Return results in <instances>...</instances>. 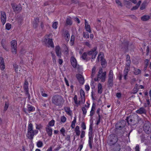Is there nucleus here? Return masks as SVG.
<instances>
[{"mask_svg":"<svg viewBox=\"0 0 151 151\" xmlns=\"http://www.w3.org/2000/svg\"><path fill=\"white\" fill-rule=\"evenodd\" d=\"M73 99L74 100V102L76 104H79V102H78V101H77V95H75L74 96V97L73 98Z\"/></svg>","mask_w":151,"mask_h":151,"instance_id":"3c124183","label":"nucleus"},{"mask_svg":"<svg viewBox=\"0 0 151 151\" xmlns=\"http://www.w3.org/2000/svg\"><path fill=\"white\" fill-rule=\"evenodd\" d=\"M11 4L14 12L18 13L21 11L22 7L20 4L17 5L14 3H11Z\"/></svg>","mask_w":151,"mask_h":151,"instance_id":"1a4fd4ad","label":"nucleus"},{"mask_svg":"<svg viewBox=\"0 0 151 151\" xmlns=\"http://www.w3.org/2000/svg\"><path fill=\"white\" fill-rule=\"evenodd\" d=\"M87 54L86 52H84L83 53L81 57V58L84 60H86V61H88V60H89V59H88L87 58Z\"/></svg>","mask_w":151,"mask_h":151,"instance_id":"cd10ccee","label":"nucleus"},{"mask_svg":"<svg viewBox=\"0 0 151 151\" xmlns=\"http://www.w3.org/2000/svg\"><path fill=\"white\" fill-rule=\"evenodd\" d=\"M35 108L31 105L28 104L27 105V110L29 112H33L35 110Z\"/></svg>","mask_w":151,"mask_h":151,"instance_id":"b1692460","label":"nucleus"},{"mask_svg":"<svg viewBox=\"0 0 151 151\" xmlns=\"http://www.w3.org/2000/svg\"><path fill=\"white\" fill-rule=\"evenodd\" d=\"M65 37L67 38L66 40H69L70 37V35L68 31H65Z\"/></svg>","mask_w":151,"mask_h":151,"instance_id":"de8ad7c7","label":"nucleus"},{"mask_svg":"<svg viewBox=\"0 0 151 151\" xmlns=\"http://www.w3.org/2000/svg\"><path fill=\"white\" fill-rule=\"evenodd\" d=\"M17 41L15 40H12L11 42V47L12 52L14 54L17 53Z\"/></svg>","mask_w":151,"mask_h":151,"instance_id":"423d86ee","label":"nucleus"},{"mask_svg":"<svg viewBox=\"0 0 151 151\" xmlns=\"http://www.w3.org/2000/svg\"><path fill=\"white\" fill-rule=\"evenodd\" d=\"M97 47H94L93 49L87 52V55H92L95 52H96L97 50Z\"/></svg>","mask_w":151,"mask_h":151,"instance_id":"aec40b11","label":"nucleus"},{"mask_svg":"<svg viewBox=\"0 0 151 151\" xmlns=\"http://www.w3.org/2000/svg\"><path fill=\"white\" fill-rule=\"evenodd\" d=\"M71 62L72 65L74 68L76 67L77 62L76 59L73 57H72L71 58Z\"/></svg>","mask_w":151,"mask_h":151,"instance_id":"f3484780","label":"nucleus"},{"mask_svg":"<svg viewBox=\"0 0 151 151\" xmlns=\"http://www.w3.org/2000/svg\"><path fill=\"white\" fill-rule=\"evenodd\" d=\"M143 130L147 134L151 133V124L149 122H145L143 126Z\"/></svg>","mask_w":151,"mask_h":151,"instance_id":"39448f33","label":"nucleus"},{"mask_svg":"<svg viewBox=\"0 0 151 151\" xmlns=\"http://www.w3.org/2000/svg\"><path fill=\"white\" fill-rule=\"evenodd\" d=\"M9 104L8 102H5V106L4 107L3 111L4 113L7 109L9 106Z\"/></svg>","mask_w":151,"mask_h":151,"instance_id":"7c9ffc66","label":"nucleus"},{"mask_svg":"<svg viewBox=\"0 0 151 151\" xmlns=\"http://www.w3.org/2000/svg\"><path fill=\"white\" fill-rule=\"evenodd\" d=\"M85 27L86 31H88L89 33H91V32L90 26L89 25H87V26L86 25V26H85Z\"/></svg>","mask_w":151,"mask_h":151,"instance_id":"c9c22d12","label":"nucleus"},{"mask_svg":"<svg viewBox=\"0 0 151 151\" xmlns=\"http://www.w3.org/2000/svg\"><path fill=\"white\" fill-rule=\"evenodd\" d=\"M82 110L83 112V114L84 115H85L87 113V109L84 107H83L82 108Z\"/></svg>","mask_w":151,"mask_h":151,"instance_id":"4d7b16f0","label":"nucleus"},{"mask_svg":"<svg viewBox=\"0 0 151 151\" xmlns=\"http://www.w3.org/2000/svg\"><path fill=\"white\" fill-rule=\"evenodd\" d=\"M60 132L64 136H65V129L63 127L60 130Z\"/></svg>","mask_w":151,"mask_h":151,"instance_id":"37998d69","label":"nucleus"},{"mask_svg":"<svg viewBox=\"0 0 151 151\" xmlns=\"http://www.w3.org/2000/svg\"><path fill=\"white\" fill-rule=\"evenodd\" d=\"M4 64V59L2 57H0V64Z\"/></svg>","mask_w":151,"mask_h":151,"instance_id":"338daca9","label":"nucleus"},{"mask_svg":"<svg viewBox=\"0 0 151 151\" xmlns=\"http://www.w3.org/2000/svg\"><path fill=\"white\" fill-rule=\"evenodd\" d=\"M124 131L120 130L118 131L116 133V136L118 138H119L122 137L124 134Z\"/></svg>","mask_w":151,"mask_h":151,"instance_id":"5701e85b","label":"nucleus"},{"mask_svg":"<svg viewBox=\"0 0 151 151\" xmlns=\"http://www.w3.org/2000/svg\"><path fill=\"white\" fill-rule=\"evenodd\" d=\"M116 147L115 150L116 151H119L121 148V145L120 144H118V145H116Z\"/></svg>","mask_w":151,"mask_h":151,"instance_id":"603ef678","label":"nucleus"},{"mask_svg":"<svg viewBox=\"0 0 151 151\" xmlns=\"http://www.w3.org/2000/svg\"><path fill=\"white\" fill-rule=\"evenodd\" d=\"M1 19L3 25H4L6 21V15L5 12L4 11H1Z\"/></svg>","mask_w":151,"mask_h":151,"instance_id":"9b49d317","label":"nucleus"},{"mask_svg":"<svg viewBox=\"0 0 151 151\" xmlns=\"http://www.w3.org/2000/svg\"><path fill=\"white\" fill-rule=\"evenodd\" d=\"M126 122L124 120H122L121 121L117 122L116 124L115 127L116 129L119 130H122L125 126Z\"/></svg>","mask_w":151,"mask_h":151,"instance_id":"6e6552de","label":"nucleus"},{"mask_svg":"<svg viewBox=\"0 0 151 151\" xmlns=\"http://www.w3.org/2000/svg\"><path fill=\"white\" fill-rule=\"evenodd\" d=\"M83 37L86 39L88 38H89V35L88 33V32H83Z\"/></svg>","mask_w":151,"mask_h":151,"instance_id":"a18cd8bd","label":"nucleus"},{"mask_svg":"<svg viewBox=\"0 0 151 151\" xmlns=\"http://www.w3.org/2000/svg\"><path fill=\"white\" fill-rule=\"evenodd\" d=\"M37 146L38 147H41L43 145V143L42 141H38L37 143Z\"/></svg>","mask_w":151,"mask_h":151,"instance_id":"72a5a7b5","label":"nucleus"},{"mask_svg":"<svg viewBox=\"0 0 151 151\" xmlns=\"http://www.w3.org/2000/svg\"><path fill=\"white\" fill-rule=\"evenodd\" d=\"M66 24L68 25H71L72 24V22L71 19L69 18H67L66 19Z\"/></svg>","mask_w":151,"mask_h":151,"instance_id":"ea45409f","label":"nucleus"},{"mask_svg":"<svg viewBox=\"0 0 151 151\" xmlns=\"http://www.w3.org/2000/svg\"><path fill=\"white\" fill-rule=\"evenodd\" d=\"M108 143L110 146L115 144L118 141V137L114 134L109 135L108 137Z\"/></svg>","mask_w":151,"mask_h":151,"instance_id":"7ed1b4c3","label":"nucleus"},{"mask_svg":"<svg viewBox=\"0 0 151 151\" xmlns=\"http://www.w3.org/2000/svg\"><path fill=\"white\" fill-rule=\"evenodd\" d=\"M106 74V72H103L102 69L100 68L98 73L97 78H95L94 81H97L101 79L102 82H104L105 80Z\"/></svg>","mask_w":151,"mask_h":151,"instance_id":"f03ea898","label":"nucleus"},{"mask_svg":"<svg viewBox=\"0 0 151 151\" xmlns=\"http://www.w3.org/2000/svg\"><path fill=\"white\" fill-rule=\"evenodd\" d=\"M45 129L48 136L50 137H51L52 133V128L49 126H47Z\"/></svg>","mask_w":151,"mask_h":151,"instance_id":"2eb2a0df","label":"nucleus"},{"mask_svg":"<svg viewBox=\"0 0 151 151\" xmlns=\"http://www.w3.org/2000/svg\"><path fill=\"white\" fill-rule=\"evenodd\" d=\"M141 19L143 21H146L150 18V16L148 15H144L141 17Z\"/></svg>","mask_w":151,"mask_h":151,"instance_id":"bb28decb","label":"nucleus"},{"mask_svg":"<svg viewBox=\"0 0 151 151\" xmlns=\"http://www.w3.org/2000/svg\"><path fill=\"white\" fill-rule=\"evenodd\" d=\"M80 92L81 96H85V93H84V91L83 90L81 89L80 90Z\"/></svg>","mask_w":151,"mask_h":151,"instance_id":"69168bd1","label":"nucleus"},{"mask_svg":"<svg viewBox=\"0 0 151 151\" xmlns=\"http://www.w3.org/2000/svg\"><path fill=\"white\" fill-rule=\"evenodd\" d=\"M39 22V19L38 18H36L35 19V21L33 24V27L35 28H37Z\"/></svg>","mask_w":151,"mask_h":151,"instance_id":"6ab92c4d","label":"nucleus"},{"mask_svg":"<svg viewBox=\"0 0 151 151\" xmlns=\"http://www.w3.org/2000/svg\"><path fill=\"white\" fill-rule=\"evenodd\" d=\"M65 111L67 114L69 116H71L72 111L70 110V108L68 107H65L64 108Z\"/></svg>","mask_w":151,"mask_h":151,"instance_id":"4be33fe9","label":"nucleus"},{"mask_svg":"<svg viewBox=\"0 0 151 151\" xmlns=\"http://www.w3.org/2000/svg\"><path fill=\"white\" fill-rule=\"evenodd\" d=\"M61 122L63 123H64L66 120V118L64 116H61Z\"/></svg>","mask_w":151,"mask_h":151,"instance_id":"8fccbe9b","label":"nucleus"},{"mask_svg":"<svg viewBox=\"0 0 151 151\" xmlns=\"http://www.w3.org/2000/svg\"><path fill=\"white\" fill-rule=\"evenodd\" d=\"M55 124V121L54 120H52L50 121L48 123V124L47 126L49 127H52Z\"/></svg>","mask_w":151,"mask_h":151,"instance_id":"f704fd0d","label":"nucleus"},{"mask_svg":"<svg viewBox=\"0 0 151 151\" xmlns=\"http://www.w3.org/2000/svg\"><path fill=\"white\" fill-rule=\"evenodd\" d=\"M56 53L59 58H61V52L60 47L59 46H57L55 48Z\"/></svg>","mask_w":151,"mask_h":151,"instance_id":"ddd939ff","label":"nucleus"},{"mask_svg":"<svg viewBox=\"0 0 151 151\" xmlns=\"http://www.w3.org/2000/svg\"><path fill=\"white\" fill-rule=\"evenodd\" d=\"M98 120H97V122H96V124L97 125H98L99 123H100V119H101V116H100V115H98Z\"/></svg>","mask_w":151,"mask_h":151,"instance_id":"774afa93","label":"nucleus"},{"mask_svg":"<svg viewBox=\"0 0 151 151\" xmlns=\"http://www.w3.org/2000/svg\"><path fill=\"white\" fill-rule=\"evenodd\" d=\"M5 67V64H0V68L1 69L3 70Z\"/></svg>","mask_w":151,"mask_h":151,"instance_id":"e2e57ef3","label":"nucleus"},{"mask_svg":"<svg viewBox=\"0 0 151 151\" xmlns=\"http://www.w3.org/2000/svg\"><path fill=\"white\" fill-rule=\"evenodd\" d=\"M85 131L83 130H82L81 132V138H83L85 136Z\"/></svg>","mask_w":151,"mask_h":151,"instance_id":"052dcab7","label":"nucleus"},{"mask_svg":"<svg viewBox=\"0 0 151 151\" xmlns=\"http://www.w3.org/2000/svg\"><path fill=\"white\" fill-rule=\"evenodd\" d=\"M140 138L141 142H144L145 140L146 139V137L145 136V135L144 134H142L140 136Z\"/></svg>","mask_w":151,"mask_h":151,"instance_id":"49530a36","label":"nucleus"},{"mask_svg":"<svg viewBox=\"0 0 151 151\" xmlns=\"http://www.w3.org/2000/svg\"><path fill=\"white\" fill-rule=\"evenodd\" d=\"M126 120L129 124H130L131 125H134L135 124V122L134 120H133L130 117H127V118Z\"/></svg>","mask_w":151,"mask_h":151,"instance_id":"a211bd4d","label":"nucleus"},{"mask_svg":"<svg viewBox=\"0 0 151 151\" xmlns=\"http://www.w3.org/2000/svg\"><path fill=\"white\" fill-rule=\"evenodd\" d=\"M74 131L76 133V135L79 136L80 134V133L79 127L78 126H76L75 128Z\"/></svg>","mask_w":151,"mask_h":151,"instance_id":"393cba45","label":"nucleus"},{"mask_svg":"<svg viewBox=\"0 0 151 151\" xmlns=\"http://www.w3.org/2000/svg\"><path fill=\"white\" fill-rule=\"evenodd\" d=\"M36 128L37 129L40 130L42 128V126L41 124L38 125L37 124H36Z\"/></svg>","mask_w":151,"mask_h":151,"instance_id":"5fc2aeb1","label":"nucleus"},{"mask_svg":"<svg viewBox=\"0 0 151 151\" xmlns=\"http://www.w3.org/2000/svg\"><path fill=\"white\" fill-rule=\"evenodd\" d=\"M65 139L66 140L68 141L69 142H71L70 141V135H67L66 137H65Z\"/></svg>","mask_w":151,"mask_h":151,"instance_id":"680f3d73","label":"nucleus"},{"mask_svg":"<svg viewBox=\"0 0 151 151\" xmlns=\"http://www.w3.org/2000/svg\"><path fill=\"white\" fill-rule=\"evenodd\" d=\"M97 60L98 62L101 60V65L103 67H105L106 64V61L103 58V57L101 55V54L100 53L98 55L97 58Z\"/></svg>","mask_w":151,"mask_h":151,"instance_id":"9d476101","label":"nucleus"},{"mask_svg":"<svg viewBox=\"0 0 151 151\" xmlns=\"http://www.w3.org/2000/svg\"><path fill=\"white\" fill-rule=\"evenodd\" d=\"M63 50L64 54L66 56H68V48L66 45H63Z\"/></svg>","mask_w":151,"mask_h":151,"instance_id":"412c9836","label":"nucleus"},{"mask_svg":"<svg viewBox=\"0 0 151 151\" xmlns=\"http://www.w3.org/2000/svg\"><path fill=\"white\" fill-rule=\"evenodd\" d=\"M34 130H33V125L32 124L30 123L28 125L27 131Z\"/></svg>","mask_w":151,"mask_h":151,"instance_id":"4c0bfd02","label":"nucleus"},{"mask_svg":"<svg viewBox=\"0 0 151 151\" xmlns=\"http://www.w3.org/2000/svg\"><path fill=\"white\" fill-rule=\"evenodd\" d=\"M52 103L56 106H62L64 100L63 97L59 95H55L53 96L52 99Z\"/></svg>","mask_w":151,"mask_h":151,"instance_id":"f257e3e1","label":"nucleus"},{"mask_svg":"<svg viewBox=\"0 0 151 151\" xmlns=\"http://www.w3.org/2000/svg\"><path fill=\"white\" fill-rule=\"evenodd\" d=\"M92 139H93L90 138V139H89V140H88L89 145V146L90 148L91 149L92 148Z\"/></svg>","mask_w":151,"mask_h":151,"instance_id":"c03bdc74","label":"nucleus"},{"mask_svg":"<svg viewBox=\"0 0 151 151\" xmlns=\"http://www.w3.org/2000/svg\"><path fill=\"white\" fill-rule=\"evenodd\" d=\"M25 94L26 95V96L28 97V99L29 100L30 99V95L29 92V90H25L24 91Z\"/></svg>","mask_w":151,"mask_h":151,"instance_id":"a19ab883","label":"nucleus"},{"mask_svg":"<svg viewBox=\"0 0 151 151\" xmlns=\"http://www.w3.org/2000/svg\"><path fill=\"white\" fill-rule=\"evenodd\" d=\"M80 98H81V100L79 101V104H80V103L81 102L83 104L85 102V96H81Z\"/></svg>","mask_w":151,"mask_h":151,"instance_id":"79ce46f5","label":"nucleus"},{"mask_svg":"<svg viewBox=\"0 0 151 151\" xmlns=\"http://www.w3.org/2000/svg\"><path fill=\"white\" fill-rule=\"evenodd\" d=\"M126 64H131V60L129 55L128 54L126 55Z\"/></svg>","mask_w":151,"mask_h":151,"instance_id":"c756f323","label":"nucleus"},{"mask_svg":"<svg viewBox=\"0 0 151 151\" xmlns=\"http://www.w3.org/2000/svg\"><path fill=\"white\" fill-rule=\"evenodd\" d=\"M47 41V43L49 45V47H54V46L53 43L52 39L49 38L47 40V39L45 38L44 41V42H46Z\"/></svg>","mask_w":151,"mask_h":151,"instance_id":"dca6fc26","label":"nucleus"},{"mask_svg":"<svg viewBox=\"0 0 151 151\" xmlns=\"http://www.w3.org/2000/svg\"><path fill=\"white\" fill-rule=\"evenodd\" d=\"M102 92V86L101 84L99 83L98 84V92L99 93L101 94Z\"/></svg>","mask_w":151,"mask_h":151,"instance_id":"a878e982","label":"nucleus"},{"mask_svg":"<svg viewBox=\"0 0 151 151\" xmlns=\"http://www.w3.org/2000/svg\"><path fill=\"white\" fill-rule=\"evenodd\" d=\"M76 76L79 83L81 84H83L84 82V80L82 76L80 74H78L76 75Z\"/></svg>","mask_w":151,"mask_h":151,"instance_id":"f8f14e48","label":"nucleus"},{"mask_svg":"<svg viewBox=\"0 0 151 151\" xmlns=\"http://www.w3.org/2000/svg\"><path fill=\"white\" fill-rule=\"evenodd\" d=\"M51 54L52 55V59L53 60V62L54 63H55L56 62V57L55 56V55L54 54V53H53L52 52H51Z\"/></svg>","mask_w":151,"mask_h":151,"instance_id":"58836bf2","label":"nucleus"},{"mask_svg":"<svg viewBox=\"0 0 151 151\" xmlns=\"http://www.w3.org/2000/svg\"><path fill=\"white\" fill-rule=\"evenodd\" d=\"M76 116H75L72 122L71 127L72 129L74 128L75 127V123L76 122Z\"/></svg>","mask_w":151,"mask_h":151,"instance_id":"473e14b6","label":"nucleus"},{"mask_svg":"<svg viewBox=\"0 0 151 151\" xmlns=\"http://www.w3.org/2000/svg\"><path fill=\"white\" fill-rule=\"evenodd\" d=\"M134 73L135 75H138L140 74L141 73V71L139 69H138L135 68H134Z\"/></svg>","mask_w":151,"mask_h":151,"instance_id":"c85d7f7f","label":"nucleus"},{"mask_svg":"<svg viewBox=\"0 0 151 151\" xmlns=\"http://www.w3.org/2000/svg\"><path fill=\"white\" fill-rule=\"evenodd\" d=\"M139 88H134L132 91V92H131V93L133 94H135L138 91Z\"/></svg>","mask_w":151,"mask_h":151,"instance_id":"864d4df0","label":"nucleus"},{"mask_svg":"<svg viewBox=\"0 0 151 151\" xmlns=\"http://www.w3.org/2000/svg\"><path fill=\"white\" fill-rule=\"evenodd\" d=\"M37 130H34L27 131V137L29 139L32 140L33 138L34 135L37 134L38 133Z\"/></svg>","mask_w":151,"mask_h":151,"instance_id":"0eeeda50","label":"nucleus"},{"mask_svg":"<svg viewBox=\"0 0 151 151\" xmlns=\"http://www.w3.org/2000/svg\"><path fill=\"white\" fill-rule=\"evenodd\" d=\"M130 64H126V66L124 70L129 72L130 70Z\"/></svg>","mask_w":151,"mask_h":151,"instance_id":"e433bc0d","label":"nucleus"},{"mask_svg":"<svg viewBox=\"0 0 151 151\" xmlns=\"http://www.w3.org/2000/svg\"><path fill=\"white\" fill-rule=\"evenodd\" d=\"M58 22H54L52 24V27L55 29H56L57 28Z\"/></svg>","mask_w":151,"mask_h":151,"instance_id":"bf43d9fd","label":"nucleus"},{"mask_svg":"<svg viewBox=\"0 0 151 151\" xmlns=\"http://www.w3.org/2000/svg\"><path fill=\"white\" fill-rule=\"evenodd\" d=\"M11 28V25L9 23H7L6 24V29L8 30H9Z\"/></svg>","mask_w":151,"mask_h":151,"instance_id":"09e8293b","label":"nucleus"},{"mask_svg":"<svg viewBox=\"0 0 151 151\" xmlns=\"http://www.w3.org/2000/svg\"><path fill=\"white\" fill-rule=\"evenodd\" d=\"M81 127L83 129L85 130L86 129V127L85 122H82L81 125Z\"/></svg>","mask_w":151,"mask_h":151,"instance_id":"13d9d810","label":"nucleus"},{"mask_svg":"<svg viewBox=\"0 0 151 151\" xmlns=\"http://www.w3.org/2000/svg\"><path fill=\"white\" fill-rule=\"evenodd\" d=\"M96 68L95 66H94L92 70V73L91 75V78H92L94 76L95 73H96Z\"/></svg>","mask_w":151,"mask_h":151,"instance_id":"2f4dec72","label":"nucleus"},{"mask_svg":"<svg viewBox=\"0 0 151 151\" xmlns=\"http://www.w3.org/2000/svg\"><path fill=\"white\" fill-rule=\"evenodd\" d=\"M146 3H143L140 8V9L141 10H143L146 7Z\"/></svg>","mask_w":151,"mask_h":151,"instance_id":"6e6d98bb","label":"nucleus"},{"mask_svg":"<svg viewBox=\"0 0 151 151\" xmlns=\"http://www.w3.org/2000/svg\"><path fill=\"white\" fill-rule=\"evenodd\" d=\"M98 53V52L97 51H96V52H95V53H94L92 55V59H95L96 58V55H97Z\"/></svg>","mask_w":151,"mask_h":151,"instance_id":"0e129e2a","label":"nucleus"},{"mask_svg":"<svg viewBox=\"0 0 151 151\" xmlns=\"http://www.w3.org/2000/svg\"><path fill=\"white\" fill-rule=\"evenodd\" d=\"M107 85L109 87H112L113 85V73L111 70H110L109 73Z\"/></svg>","mask_w":151,"mask_h":151,"instance_id":"20e7f679","label":"nucleus"},{"mask_svg":"<svg viewBox=\"0 0 151 151\" xmlns=\"http://www.w3.org/2000/svg\"><path fill=\"white\" fill-rule=\"evenodd\" d=\"M136 113L139 114H146V111L144 107H142L140 108L139 109L136 111Z\"/></svg>","mask_w":151,"mask_h":151,"instance_id":"4468645a","label":"nucleus"}]
</instances>
